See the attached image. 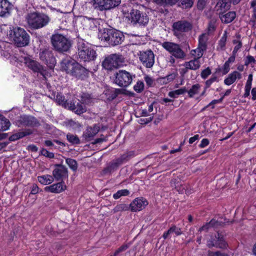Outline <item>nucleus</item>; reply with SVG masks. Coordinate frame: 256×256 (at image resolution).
Here are the masks:
<instances>
[{
  "instance_id": "f257e3e1",
  "label": "nucleus",
  "mask_w": 256,
  "mask_h": 256,
  "mask_svg": "<svg viewBox=\"0 0 256 256\" xmlns=\"http://www.w3.org/2000/svg\"><path fill=\"white\" fill-rule=\"evenodd\" d=\"M100 38L111 46L120 44L124 40L122 32L114 28H104L100 30Z\"/></svg>"
},
{
  "instance_id": "f03ea898",
  "label": "nucleus",
  "mask_w": 256,
  "mask_h": 256,
  "mask_svg": "<svg viewBox=\"0 0 256 256\" xmlns=\"http://www.w3.org/2000/svg\"><path fill=\"white\" fill-rule=\"evenodd\" d=\"M26 20L31 28L37 30L47 26L50 20V18L44 13L34 12L28 14Z\"/></svg>"
},
{
  "instance_id": "7ed1b4c3",
  "label": "nucleus",
  "mask_w": 256,
  "mask_h": 256,
  "mask_svg": "<svg viewBox=\"0 0 256 256\" xmlns=\"http://www.w3.org/2000/svg\"><path fill=\"white\" fill-rule=\"evenodd\" d=\"M77 48L80 59L84 62L94 60L97 56L96 50L88 43L83 40L78 41Z\"/></svg>"
},
{
  "instance_id": "20e7f679",
  "label": "nucleus",
  "mask_w": 256,
  "mask_h": 256,
  "mask_svg": "<svg viewBox=\"0 0 256 256\" xmlns=\"http://www.w3.org/2000/svg\"><path fill=\"white\" fill-rule=\"evenodd\" d=\"M51 41L54 48L60 52H67L72 46L71 40L66 36L60 34H52Z\"/></svg>"
},
{
  "instance_id": "39448f33",
  "label": "nucleus",
  "mask_w": 256,
  "mask_h": 256,
  "mask_svg": "<svg viewBox=\"0 0 256 256\" xmlns=\"http://www.w3.org/2000/svg\"><path fill=\"white\" fill-rule=\"evenodd\" d=\"M10 34L18 46H24L28 44L30 36L24 28L20 27L14 28Z\"/></svg>"
},
{
  "instance_id": "423d86ee",
  "label": "nucleus",
  "mask_w": 256,
  "mask_h": 256,
  "mask_svg": "<svg viewBox=\"0 0 256 256\" xmlns=\"http://www.w3.org/2000/svg\"><path fill=\"white\" fill-rule=\"evenodd\" d=\"M124 58L120 54H112L106 57L102 62L103 67L108 70L118 68L122 65Z\"/></svg>"
},
{
  "instance_id": "0eeeda50",
  "label": "nucleus",
  "mask_w": 256,
  "mask_h": 256,
  "mask_svg": "<svg viewBox=\"0 0 256 256\" xmlns=\"http://www.w3.org/2000/svg\"><path fill=\"white\" fill-rule=\"evenodd\" d=\"M115 83L120 87H127L130 86L136 75L125 70H120L115 74Z\"/></svg>"
},
{
  "instance_id": "6e6552de",
  "label": "nucleus",
  "mask_w": 256,
  "mask_h": 256,
  "mask_svg": "<svg viewBox=\"0 0 256 256\" xmlns=\"http://www.w3.org/2000/svg\"><path fill=\"white\" fill-rule=\"evenodd\" d=\"M162 46L174 58L178 59L184 58L186 56L180 46L171 42H164L161 43Z\"/></svg>"
},
{
  "instance_id": "1a4fd4ad",
  "label": "nucleus",
  "mask_w": 256,
  "mask_h": 256,
  "mask_svg": "<svg viewBox=\"0 0 256 256\" xmlns=\"http://www.w3.org/2000/svg\"><path fill=\"white\" fill-rule=\"evenodd\" d=\"M121 0H92V4L95 10H108L118 6Z\"/></svg>"
},
{
  "instance_id": "9d476101",
  "label": "nucleus",
  "mask_w": 256,
  "mask_h": 256,
  "mask_svg": "<svg viewBox=\"0 0 256 256\" xmlns=\"http://www.w3.org/2000/svg\"><path fill=\"white\" fill-rule=\"evenodd\" d=\"M23 62L26 66L34 72L40 74L46 78L47 75V72L38 62L28 56L24 57Z\"/></svg>"
},
{
  "instance_id": "9b49d317",
  "label": "nucleus",
  "mask_w": 256,
  "mask_h": 256,
  "mask_svg": "<svg viewBox=\"0 0 256 256\" xmlns=\"http://www.w3.org/2000/svg\"><path fill=\"white\" fill-rule=\"evenodd\" d=\"M138 55L140 60L146 68H150L154 64V54L152 50L140 51Z\"/></svg>"
},
{
  "instance_id": "f8f14e48",
  "label": "nucleus",
  "mask_w": 256,
  "mask_h": 256,
  "mask_svg": "<svg viewBox=\"0 0 256 256\" xmlns=\"http://www.w3.org/2000/svg\"><path fill=\"white\" fill-rule=\"evenodd\" d=\"M192 28V24L186 20L178 21L172 24L174 33L176 36H178L183 32H188Z\"/></svg>"
},
{
  "instance_id": "ddd939ff",
  "label": "nucleus",
  "mask_w": 256,
  "mask_h": 256,
  "mask_svg": "<svg viewBox=\"0 0 256 256\" xmlns=\"http://www.w3.org/2000/svg\"><path fill=\"white\" fill-rule=\"evenodd\" d=\"M132 22L138 24L140 26H145L148 22V18L147 15L138 10H132L130 13Z\"/></svg>"
},
{
  "instance_id": "4468645a",
  "label": "nucleus",
  "mask_w": 256,
  "mask_h": 256,
  "mask_svg": "<svg viewBox=\"0 0 256 256\" xmlns=\"http://www.w3.org/2000/svg\"><path fill=\"white\" fill-rule=\"evenodd\" d=\"M207 246L210 248L216 247L224 249L227 247V244L224 240L223 236L218 232L214 238H212L208 241Z\"/></svg>"
},
{
  "instance_id": "2eb2a0df",
  "label": "nucleus",
  "mask_w": 256,
  "mask_h": 256,
  "mask_svg": "<svg viewBox=\"0 0 256 256\" xmlns=\"http://www.w3.org/2000/svg\"><path fill=\"white\" fill-rule=\"evenodd\" d=\"M13 5L8 0H0V17L6 18L10 16Z\"/></svg>"
},
{
  "instance_id": "dca6fc26",
  "label": "nucleus",
  "mask_w": 256,
  "mask_h": 256,
  "mask_svg": "<svg viewBox=\"0 0 256 256\" xmlns=\"http://www.w3.org/2000/svg\"><path fill=\"white\" fill-rule=\"evenodd\" d=\"M52 176L56 180L63 182L68 178V170L64 166L58 165L52 172Z\"/></svg>"
},
{
  "instance_id": "f3484780",
  "label": "nucleus",
  "mask_w": 256,
  "mask_h": 256,
  "mask_svg": "<svg viewBox=\"0 0 256 256\" xmlns=\"http://www.w3.org/2000/svg\"><path fill=\"white\" fill-rule=\"evenodd\" d=\"M40 57L41 60L44 62L46 64H50V67L54 66L56 60L51 50H44L40 54Z\"/></svg>"
},
{
  "instance_id": "a211bd4d",
  "label": "nucleus",
  "mask_w": 256,
  "mask_h": 256,
  "mask_svg": "<svg viewBox=\"0 0 256 256\" xmlns=\"http://www.w3.org/2000/svg\"><path fill=\"white\" fill-rule=\"evenodd\" d=\"M148 204V201L144 198H136L130 204L132 212L140 211Z\"/></svg>"
},
{
  "instance_id": "6ab92c4d",
  "label": "nucleus",
  "mask_w": 256,
  "mask_h": 256,
  "mask_svg": "<svg viewBox=\"0 0 256 256\" xmlns=\"http://www.w3.org/2000/svg\"><path fill=\"white\" fill-rule=\"evenodd\" d=\"M70 75L77 78L84 80L88 76V72L84 67L77 62L75 64V66Z\"/></svg>"
},
{
  "instance_id": "aec40b11",
  "label": "nucleus",
  "mask_w": 256,
  "mask_h": 256,
  "mask_svg": "<svg viewBox=\"0 0 256 256\" xmlns=\"http://www.w3.org/2000/svg\"><path fill=\"white\" fill-rule=\"evenodd\" d=\"M66 188V186L64 182H60L54 184L50 186H46L44 190L46 192L54 194H60L64 191Z\"/></svg>"
},
{
  "instance_id": "412c9836",
  "label": "nucleus",
  "mask_w": 256,
  "mask_h": 256,
  "mask_svg": "<svg viewBox=\"0 0 256 256\" xmlns=\"http://www.w3.org/2000/svg\"><path fill=\"white\" fill-rule=\"evenodd\" d=\"M77 62L74 60L70 58L64 59L60 62V67L62 70L65 71L67 74H72L75 66V64Z\"/></svg>"
},
{
  "instance_id": "4be33fe9",
  "label": "nucleus",
  "mask_w": 256,
  "mask_h": 256,
  "mask_svg": "<svg viewBox=\"0 0 256 256\" xmlns=\"http://www.w3.org/2000/svg\"><path fill=\"white\" fill-rule=\"evenodd\" d=\"M100 126L97 124L88 127L84 132L83 136L86 140H90L99 132Z\"/></svg>"
},
{
  "instance_id": "5701e85b",
  "label": "nucleus",
  "mask_w": 256,
  "mask_h": 256,
  "mask_svg": "<svg viewBox=\"0 0 256 256\" xmlns=\"http://www.w3.org/2000/svg\"><path fill=\"white\" fill-rule=\"evenodd\" d=\"M242 74L238 71H234L228 75V76L224 79V83L227 86H230L234 84L237 79L242 78Z\"/></svg>"
},
{
  "instance_id": "b1692460",
  "label": "nucleus",
  "mask_w": 256,
  "mask_h": 256,
  "mask_svg": "<svg viewBox=\"0 0 256 256\" xmlns=\"http://www.w3.org/2000/svg\"><path fill=\"white\" fill-rule=\"evenodd\" d=\"M68 110H72L78 114H80L86 112V108L82 104L78 102L76 105L74 102H70Z\"/></svg>"
},
{
  "instance_id": "393cba45",
  "label": "nucleus",
  "mask_w": 256,
  "mask_h": 256,
  "mask_svg": "<svg viewBox=\"0 0 256 256\" xmlns=\"http://www.w3.org/2000/svg\"><path fill=\"white\" fill-rule=\"evenodd\" d=\"M184 66L186 70H198L200 66V62L199 60L194 58L193 60L189 62H186L184 64Z\"/></svg>"
},
{
  "instance_id": "a878e982",
  "label": "nucleus",
  "mask_w": 256,
  "mask_h": 256,
  "mask_svg": "<svg viewBox=\"0 0 256 256\" xmlns=\"http://www.w3.org/2000/svg\"><path fill=\"white\" fill-rule=\"evenodd\" d=\"M122 164L118 159L114 160L104 169V172L106 174L116 170Z\"/></svg>"
},
{
  "instance_id": "bb28decb",
  "label": "nucleus",
  "mask_w": 256,
  "mask_h": 256,
  "mask_svg": "<svg viewBox=\"0 0 256 256\" xmlns=\"http://www.w3.org/2000/svg\"><path fill=\"white\" fill-rule=\"evenodd\" d=\"M236 13L234 12H229L226 14H222L220 16L222 22L228 24L231 22L236 18Z\"/></svg>"
},
{
  "instance_id": "cd10ccee",
  "label": "nucleus",
  "mask_w": 256,
  "mask_h": 256,
  "mask_svg": "<svg viewBox=\"0 0 256 256\" xmlns=\"http://www.w3.org/2000/svg\"><path fill=\"white\" fill-rule=\"evenodd\" d=\"M32 134V132L30 130L18 132L10 136L9 138V140L12 142L15 141L19 140L20 138H22L25 136H28Z\"/></svg>"
},
{
  "instance_id": "c85d7f7f",
  "label": "nucleus",
  "mask_w": 256,
  "mask_h": 256,
  "mask_svg": "<svg viewBox=\"0 0 256 256\" xmlns=\"http://www.w3.org/2000/svg\"><path fill=\"white\" fill-rule=\"evenodd\" d=\"M54 99L59 105L62 106L64 108H68V109L69 106H70V102H67L64 96H63L61 93H57Z\"/></svg>"
},
{
  "instance_id": "c756f323",
  "label": "nucleus",
  "mask_w": 256,
  "mask_h": 256,
  "mask_svg": "<svg viewBox=\"0 0 256 256\" xmlns=\"http://www.w3.org/2000/svg\"><path fill=\"white\" fill-rule=\"evenodd\" d=\"M38 180L40 184L44 185H48L54 181V178L52 176L44 174L38 176Z\"/></svg>"
},
{
  "instance_id": "7c9ffc66",
  "label": "nucleus",
  "mask_w": 256,
  "mask_h": 256,
  "mask_svg": "<svg viewBox=\"0 0 256 256\" xmlns=\"http://www.w3.org/2000/svg\"><path fill=\"white\" fill-rule=\"evenodd\" d=\"M208 40V34L206 33L202 34L198 37V46L206 50Z\"/></svg>"
},
{
  "instance_id": "2f4dec72",
  "label": "nucleus",
  "mask_w": 256,
  "mask_h": 256,
  "mask_svg": "<svg viewBox=\"0 0 256 256\" xmlns=\"http://www.w3.org/2000/svg\"><path fill=\"white\" fill-rule=\"evenodd\" d=\"M206 50L198 46L196 48L192 50L190 54L194 58L200 60V58L202 56L204 52Z\"/></svg>"
},
{
  "instance_id": "473e14b6",
  "label": "nucleus",
  "mask_w": 256,
  "mask_h": 256,
  "mask_svg": "<svg viewBox=\"0 0 256 256\" xmlns=\"http://www.w3.org/2000/svg\"><path fill=\"white\" fill-rule=\"evenodd\" d=\"M10 125V124L8 120L2 115L0 114V130L5 131L8 130Z\"/></svg>"
},
{
  "instance_id": "72a5a7b5",
  "label": "nucleus",
  "mask_w": 256,
  "mask_h": 256,
  "mask_svg": "<svg viewBox=\"0 0 256 256\" xmlns=\"http://www.w3.org/2000/svg\"><path fill=\"white\" fill-rule=\"evenodd\" d=\"M201 86L199 84H196L192 86V88L187 90L188 96L190 98H193L195 95L198 94L200 91Z\"/></svg>"
},
{
  "instance_id": "f704fd0d",
  "label": "nucleus",
  "mask_w": 256,
  "mask_h": 256,
  "mask_svg": "<svg viewBox=\"0 0 256 256\" xmlns=\"http://www.w3.org/2000/svg\"><path fill=\"white\" fill-rule=\"evenodd\" d=\"M187 92V89L186 87H182L180 89L176 90L170 92H168V96L173 98H176L178 96L183 94Z\"/></svg>"
},
{
  "instance_id": "c9c22d12",
  "label": "nucleus",
  "mask_w": 256,
  "mask_h": 256,
  "mask_svg": "<svg viewBox=\"0 0 256 256\" xmlns=\"http://www.w3.org/2000/svg\"><path fill=\"white\" fill-rule=\"evenodd\" d=\"M130 192L127 189H123L118 190L116 193L113 194V198L114 200H118L122 196H129Z\"/></svg>"
},
{
  "instance_id": "e433bc0d",
  "label": "nucleus",
  "mask_w": 256,
  "mask_h": 256,
  "mask_svg": "<svg viewBox=\"0 0 256 256\" xmlns=\"http://www.w3.org/2000/svg\"><path fill=\"white\" fill-rule=\"evenodd\" d=\"M134 156V152H128L120 156V157L118 158L119 162L121 164L124 162L128 161L130 158Z\"/></svg>"
},
{
  "instance_id": "4c0bfd02",
  "label": "nucleus",
  "mask_w": 256,
  "mask_h": 256,
  "mask_svg": "<svg viewBox=\"0 0 256 256\" xmlns=\"http://www.w3.org/2000/svg\"><path fill=\"white\" fill-rule=\"evenodd\" d=\"M194 4L193 0H180L178 2V6L182 8H190Z\"/></svg>"
},
{
  "instance_id": "58836bf2",
  "label": "nucleus",
  "mask_w": 256,
  "mask_h": 256,
  "mask_svg": "<svg viewBox=\"0 0 256 256\" xmlns=\"http://www.w3.org/2000/svg\"><path fill=\"white\" fill-rule=\"evenodd\" d=\"M178 76V73L176 72H174L162 78L163 83L167 84L170 82L173 81Z\"/></svg>"
},
{
  "instance_id": "ea45409f",
  "label": "nucleus",
  "mask_w": 256,
  "mask_h": 256,
  "mask_svg": "<svg viewBox=\"0 0 256 256\" xmlns=\"http://www.w3.org/2000/svg\"><path fill=\"white\" fill-rule=\"evenodd\" d=\"M81 102L86 104L92 102V100L90 95L87 93H82L80 96Z\"/></svg>"
},
{
  "instance_id": "a19ab883",
  "label": "nucleus",
  "mask_w": 256,
  "mask_h": 256,
  "mask_svg": "<svg viewBox=\"0 0 256 256\" xmlns=\"http://www.w3.org/2000/svg\"><path fill=\"white\" fill-rule=\"evenodd\" d=\"M154 2L160 5H170L173 6L175 4L178 0H153Z\"/></svg>"
},
{
  "instance_id": "79ce46f5",
  "label": "nucleus",
  "mask_w": 256,
  "mask_h": 256,
  "mask_svg": "<svg viewBox=\"0 0 256 256\" xmlns=\"http://www.w3.org/2000/svg\"><path fill=\"white\" fill-rule=\"evenodd\" d=\"M130 208V205L128 206L124 204H120L116 205L114 207V212H116L122 211H126L128 210Z\"/></svg>"
},
{
  "instance_id": "37998d69",
  "label": "nucleus",
  "mask_w": 256,
  "mask_h": 256,
  "mask_svg": "<svg viewBox=\"0 0 256 256\" xmlns=\"http://www.w3.org/2000/svg\"><path fill=\"white\" fill-rule=\"evenodd\" d=\"M227 36V32L224 31L222 36L218 41V46L221 50H223L226 46Z\"/></svg>"
},
{
  "instance_id": "c03bdc74",
  "label": "nucleus",
  "mask_w": 256,
  "mask_h": 256,
  "mask_svg": "<svg viewBox=\"0 0 256 256\" xmlns=\"http://www.w3.org/2000/svg\"><path fill=\"white\" fill-rule=\"evenodd\" d=\"M66 138L72 144H78L80 143V140L76 135L68 134L66 135Z\"/></svg>"
},
{
  "instance_id": "a18cd8bd",
  "label": "nucleus",
  "mask_w": 256,
  "mask_h": 256,
  "mask_svg": "<svg viewBox=\"0 0 256 256\" xmlns=\"http://www.w3.org/2000/svg\"><path fill=\"white\" fill-rule=\"evenodd\" d=\"M144 83L141 80H138L134 86V90L138 93L142 92L144 90Z\"/></svg>"
},
{
  "instance_id": "49530a36",
  "label": "nucleus",
  "mask_w": 256,
  "mask_h": 256,
  "mask_svg": "<svg viewBox=\"0 0 256 256\" xmlns=\"http://www.w3.org/2000/svg\"><path fill=\"white\" fill-rule=\"evenodd\" d=\"M66 163L72 170H77L78 165L76 160L72 158H68L66 159Z\"/></svg>"
},
{
  "instance_id": "de8ad7c7",
  "label": "nucleus",
  "mask_w": 256,
  "mask_h": 256,
  "mask_svg": "<svg viewBox=\"0 0 256 256\" xmlns=\"http://www.w3.org/2000/svg\"><path fill=\"white\" fill-rule=\"evenodd\" d=\"M25 124L28 126H34L36 123V120L34 117H24Z\"/></svg>"
},
{
  "instance_id": "09e8293b",
  "label": "nucleus",
  "mask_w": 256,
  "mask_h": 256,
  "mask_svg": "<svg viewBox=\"0 0 256 256\" xmlns=\"http://www.w3.org/2000/svg\"><path fill=\"white\" fill-rule=\"evenodd\" d=\"M232 42L234 44H236L235 46L232 51V53L236 54L242 48V42L239 40H234L232 41Z\"/></svg>"
},
{
  "instance_id": "8fccbe9b",
  "label": "nucleus",
  "mask_w": 256,
  "mask_h": 256,
  "mask_svg": "<svg viewBox=\"0 0 256 256\" xmlns=\"http://www.w3.org/2000/svg\"><path fill=\"white\" fill-rule=\"evenodd\" d=\"M216 28V20L214 19L212 20L208 23V33L213 32Z\"/></svg>"
},
{
  "instance_id": "3c124183",
  "label": "nucleus",
  "mask_w": 256,
  "mask_h": 256,
  "mask_svg": "<svg viewBox=\"0 0 256 256\" xmlns=\"http://www.w3.org/2000/svg\"><path fill=\"white\" fill-rule=\"evenodd\" d=\"M256 62V60L254 57L250 55H248L244 59V65L246 66H248L250 64H255Z\"/></svg>"
},
{
  "instance_id": "603ef678",
  "label": "nucleus",
  "mask_w": 256,
  "mask_h": 256,
  "mask_svg": "<svg viewBox=\"0 0 256 256\" xmlns=\"http://www.w3.org/2000/svg\"><path fill=\"white\" fill-rule=\"evenodd\" d=\"M40 154L46 158H52L54 157V154L53 152H50L46 149L42 148L40 150Z\"/></svg>"
},
{
  "instance_id": "864d4df0",
  "label": "nucleus",
  "mask_w": 256,
  "mask_h": 256,
  "mask_svg": "<svg viewBox=\"0 0 256 256\" xmlns=\"http://www.w3.org/2000/svg\"><path fill=\"white\" fill-rule=\"evenodd\" d=\"M170 230L171 234L174 233L176 236H180L182 234L181 229L176 226H172L170 228Z\"/></svg>"
},
{
  "instance_id": "5fc2aeb1",
  "label": "nucleus",
  "mask_w": 256,
  "mask_h": 256,
  "mask_svg": "<svg viewBox=\"0 0 256 256\" xmlns=\"http://www.w3.org/2000/svg\"><path fill=\"white\" fill-rule=\"evenodd\" d=\"M217 80L218 78L216 76H212L210 79L206 82V88H208L213 82L217 81Z\"/></svg>"
},
{
  "instance_id": "6e6d98bb",
  "label": "nucleus",
  "mask_w": 256,
  "mask_h": 256,
  "mask_svg": "<svg viewBox=\"0 0 256 256\" xmlns=\"http://www.w3.org/2000/svg\"><path fill=\"white\" fill-rule=\"evenodd\" d=\"M176 180H172L171 182V184L172 186H174L176 190L178 192H179V193H182L184 191V188L179 186V185H176Z\"/></svg>"
},
{
  "instance_id": "4d7b16f0",
  "label": "nucleus",
  "mask_w": 256,
  "mask_h": 256,
  "mask_svg": "<svg viewBox=\"0 0 256 256\" xmlns=\"http://www.w3.org/2000/svg\"><path fill=\"white\" fill-rule=\"evenodd\" d=\"M211 74V70L209 68L204 70L201 72V76L202 78L206 79Z\"/></svg>"
},
{
  "instance_id": "13d9d810",
  "label": "nucleus",
  "mask_w": 256,
  "mask_h": 256,
  "mask_svg": "<svg viewBox=\"0 0 256 256\" xmlns=\"http://www.w3.org/2000/svg\"><path fill=\"white\" fill-rule=\"evenodd\" d=\"M128 246L124 244L120 247L117 250H116L114 254V256H116L120 252L126 250L128 248Z\"/></svg>"
},
{
  "instance_id": "bf43d9fd",
  "label": "nucleus",
  "mask_w": 256,
  "mask_h": 256,
  "mask_svg": "<svg viewBox=\"0 0 256 256\" xmlns=\"http://www.w3.org/2000/svg\"><path fill=\"white\" fill-rule=\"evenodd\" d=\"M229 2H230V0H220L218 2L217 4L220 8H225Z\"/></svg>"
},
{
  "instance_id": "052dcab7",
  "label": "nucleus",
  "mask_w": 256,
  "mask_h": 256,
  "mask_svg": "<svg viewBox=\"0 0 256 256\" xmlns=\"http://www.w3.org/2000/svg\"><path fill=\"white\" fill-rule=\"evenodd\" d=\"M144 78L146 84L148 86H150L152 85L154 83V80L150 76H144Z\"/></svg>"
},
{
  "instance_id": "680f3d73",
  "label": "nucleus",
  "mask_w": 256,
  "mask_h": 256,
  "mask_svg": "<svg viewBox=\"0 0 256 256\" xmlns=\"http://www.w3.org/2000/svg\"><path fill=\"white\" fill-rule=\"evenodd\" d=\"M209 143L210 141L208 138H203L200 144L199 145V146L200 148H205L206 146L209 144Z\"/></svg>"
},
{
  "instance_id": "e2e57ef3",
  "label": "nucleus",
  "mask_w": 256,
  "mask_h": 256,
  "mask_svg": "<svg viewBox=\"0 0 256 256\" xmlns=\"http://www.w3.org/2000/svg\"><path fill=\"white\" fill-rule=\"evenodd\" d=\"M230 64L228 63L225 62V63L224 64L223 68H222V72L224 74H227L229 70H230Z\"/></svg>"
},
{
  "instance_id": "0e129e2a",
  "label": "nucleus",
  "mask_w": 256,
  "mask_h": 256,
  "mask_svg": "<svg viewBox=\"0 0 256 256\" xmlns=\"http://www.w3.org/2000/svg\"><path fill=\"white\" fill-rule=\"evenodd\" d=\"M39 188L36 184H34L32 187V190L30 192V194H36L38 192Z\"/></svg>"
},
{
  "instance_id": "69168bd1",
  "label": "nucleus",
  "mask_w": 256,
  "mask_h": 256,
  "mask_svg": "<svg viewBox=\"0 0 256 256\" xmlns=\"http://www.w3.org/2000/svg\"><path fill=\"white\" fill-rule=\"evenodd\" d=\"M236 54L232 52V55L228 58V60L226 62L230 64L235 61Z\"/></svg>"
},
{
  "instance_id": "338daca9",
  "label": "nucleus",
  "mask_w": 256,
  "mask_h": 256,
  "mask_svg": "<svg viewBox=\"0 0 256 256\" xmlns=\"http://www.w3.org/2000/svg\"><path fill=\"white\" fill-rule=\"evenodd\" d=\"M210 228H212V227L210 226V223L208 222V223H206V224L200 227L199 228L198 231L199 232H202L203 230L208 231V229Z\"/></svg>"
},
{
  "instance_id": "774afa93",
  "label": "nucleus",
  "mask_w": 256,
  "mask_h": 256,
  "mask_svg": "<svg viewBox=\"0 0 256 256\" xmlns=\"http://www.w3.org/2000/svg\"><path fill=\"white\" fill-rule=\"evenodd\" d=\"M209 223L212 228L216 227L218 226L220 224V223L218 220H216L215 219H212L209 222Z\"/></svg>"
}]
</instances>
